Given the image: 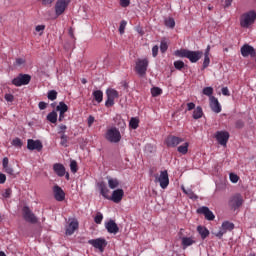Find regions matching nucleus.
Here are the masks:
<instances>
[{"instance_id": "nucleus-1", "label": "nucleus", "mask_w": 256, "mask_h": 256, "mask_svg": "<svg viewBox=\"0 0 256 256\" xmlns=\"http://www.w3.org/2000/svg\"><path fill=\"white\" fill-rule=\"evenodd\" d=\"M176 57L189 59L190 63H197L203 57L202 51H191L187 49H180L174 52Z\"/></svg>"}, {"instance_id": "nucleus-2", "label": "nucleus", "mask_w": 256, "mask_h": 256, "mask_svg": "<svg viewBox=\"0 0 256 256\" xmlns=\"http://www.w3.org/2000/svg\"><path fill=\"white\" fill-rule=\"evenodd\" d=\"M255 19H256L255 11H249L247 13H244L240 17V27H242L243 29H249V27H251V25L255 23Z\"/></svg>"}, {"instance_id": "nucleus-3", "label": "nucleus", "mask_w": 256, "mask_h": 256, "mask_svg": "<svg viewBox=\"0 0 256 256\" xmlns=\"http://www.w3.org/2000/svg\"><path fill=\"white\" fill-rule=\"evenodd\" d=\"M105 139L109 141V143H119L121 141V131L117 127H111L106 131Z\"/></svg>"}, {"instance_id": "nucleus-4", "label": "nucleus", "mask_w": 256, "mask_h": 256, "mask_svg": "<svg viewBox=\"0 0 256 256\" xmlns=\"http://www.w3.org/2000/svg\"><path fill=\"white\" fill-rule=\"evenodd\" d=\"M147 67H149V60H147V58L138 59L135 66L137 75H139V77H145V75H147Z\"/></svg>"}, {"instance_id": "nucleus-5", "label": "nucleus", "mask_w": 256, "mask_h": 256, "mask_svg": "<svg viewBox=\"0 0 256 256\" xmlns=\"http://www.w3.org/2000/svg\"><path fill=\"white\" fill-rule=\"evenodd\" d=\"M155 183H159L161 189L169 187V173L167 170L161 171L160 175H155Z\"/></svg>"}, {"instance_id": "nucleus-6", "label": "nucleus", "mask_w": 256, "mask_h": 256, "mask_svg": "<svg viewBox=\"0 0 256 256\" xmlns=\"http://www.w3.org/2000/svg\"><path fill=\"white\" fill-rule=\"evenodd\" d=\"M107 100L105 102L106 107H113L115 105V100L119 97V92L113 88H108L106 90Z\"/></svg>"}, {"instance_id": "nucleus-7", "label": "nucleus", "mask_w": 256, "mask_h": 256, "mask_svg": "<svg viewBox=\"0 0 256 256\" xmlns=\"http://www.w3.org/2000/svg\"><path fill=\"white\" fill-rule=\"evenodd\" d=\"M29 83H31V75L29 74H19L12 80V85H15V87H23V85H29Z\"/></svg>"}, {"instance_id": "nucleus-8", "label": "nucleus", "mask_w": 256, "mask_h": 256, "mask_svg": "<svg viewBox=\"0 0 256 256\" xmlns=\"http://www.w3.org/2000/svg\"><path fill=\"white\" fill-rule=\"evenodd\" d=\"M235 229V224L229 221H224L217 233H214L215 237L218 239H223V235L229 231H233Z\"/></svg>"}, {"instance_id": "nucleus-9", "label": "nucleus", "mask_w": 256, "mask_h": 256, "mask_svg": "<svg viewBox=\"0 0 256 256\" xmlns=\"http://www.w3.org/2000/svg\"><path fill=\"white\" fill-rule=\"evenodd\" d=\"M88 244L92 245L94 249H98L100 253H103L107 247V240L105 238L90 239L88 240Z\"/></svg>"}, {"instance_id": "nucleus-10", "label": "nucleus", "mask_w": 256, "mask_h": 256, "mask_svg": "<svg viewBox=\"0 0 256 256\" xmlns=\"http://www.w3.org/2000/svg\"><path fill=\"white\" fill-rule=\"evenodd\" d=\"M229 132L227 131H217L215 133V139L218 141L219 145L222 147H227V143L229 141Z\"/></svg>"}, {"instance_id": "nucleus-11", "label": "nucleus", "mask_w": 256, "mask_h": 256, "mask_svg": "<svg viewBox=\"0 0 256 256\" xmlns=\"http://www.w3.org/2000/svg\"><path fill=\"white\" fill-rule=\"evenodd\" d=\"M69 3H71L70 0H57L55 4V13L57 17L65 13V9L69 7Z\"/></svg>"}, {"instance_id": "nucleus-12", "label": "nucleus", "mask_w": 256, "mask_h": 256, "mask_svg": "<svg viewBox=\"0 0 256 256\" xmlns=\"http://www.w3.org/2000/svg\"><path fill=\"white\" fill-rule=\"evenodd\" d=\"M27 149L29 151H41L43 149V143H41L40 140L28 139Z\"/></svg>"}, {"instance_id": "nucleus-13", "label": "nucleus", "mask_w": 256, "mask_h": 256, "mask_svg": "<svg viewBox=\"0 0 256 256\" xmlns=\"http://www.w3.org/2000/svg\"><path fill=\"white\" fill-rule=\"evenodd\" d=\"M241 55L242 57H255L256 55V51L255 48H253V46L249 45V44H244L241 49Z\"/></svg>"}, {"instance_id": "nucleus-14", "label": "nucleus", "mask_w": 256, "mask_h": 256, "mask_svg": "<svg viewBox=\"0 0 256 256\" xmlns=\"http://www.w3.org/2000/svg\"><path fill=\"white\" fill-rule=\"evenodd\" d=\"M23 217L25 221H28V223H37V217H35V214H33L31 209L27 206L23 207Z\"/></svg>"}, {"instance_id": "nucleus-15", "label": "nucleus", "mask_w": 256, "mask_h": 256, "mask_svg": "<svg viewBox=\"0 0 256 256\" xmlns=\"http://www.w3.org/2000/svg\"><path fill=\"white\" fill-rule=\"evenodd\" d=\"M124 195L125 192L123 191V189H116L112 192V195L110 196L108 201H113V203H121Z\"/></svg>"}, {"instance_id": "nucleus-16", "label": "nucleus", "mask_w": 256, "mask_h": 256, "mask_svg": "<svg viewBox=\"0 0 256 256\" xmlns=\"http://www.w3.org/2000/svg\"><path fill=\"white\" fill-rule=\"evenodd\" d=\"M180 143H183V139L177 136L170 135L165 139V145L168 147H177Z\"/></svg>"}, {"instance_id": "nucleus-17", "label": "nucleus", "mask_w": 256, "mask_h": 256, "mask_svg": "<svg viewBox=\"0 0 256 256\" xmlns=\"http://www.w3.org/2000/svg\"><path fill=\"white\" fill-rule=\"evenodd\" d=\"M197 213H200V215H204L207 221H213V219H215V214H213V212L210 211L209 207L207 206H202L198 208Z\"/></svg>"}, {"instance_id": "nucleus-18", "label": "nucleus", "mask_w": 256, "mask_h": 256, "mask_svg": "<svg viewBox=\"0 0 256 256\" xmlns=\"http://www.w3.org/2000/svg\"><path fill=\"white\" fill-rule=\"evenodd\" d=\"M53 193H54V199L56 201H65V191H63V188L59 185H55L53 187Z\"/></svg>"}, {"instance_id": "nucleus-19", "label": "nucleus", "mask_w": 256, "mask_h": 256, "mask_svg": "<svg viewBox=\"0 0 256 256\" xmlns=\"http://www.w3.org/2000/svg\"><path fill=\"white\" fill-rule=\"evenodd\" d=\"M230 207H233L234 209H238V207H241L243 205V197L240 194L234 195L230 201H229Z\"/></svg>"}, {"instance_id": "nucleus-20", "label": "nucleus", "mask_w": 256, "mask_h": 256, "mask_svg": "<svg viewBox=\"0 0 256 256\" xmlns=\"http://www.w3.org/2000/svg\"><path fill=\"white\" fill-rule=\"evenodd\" d=\"M210 109L214 113H221V104L219 103V100L215 96H211L210 99Z\"/></svg>"}, {"instance_id": "nucleus-21", "label": "nucleus", "mask_w": 256, "mask_h": 256, "mask_svg": "<svg viewBox=\"0 0 256 256\" xmlns=\"http://www.w3.org/2000/svg\"><path fill=\"white\" fill-rule=\"evenodd\" d=\"M98 189L100 191V195H102V197H104V199H110V191L109 188L107 187V184H105V182H100L98 183Z\"/></svg>"}, {"instance_id": "nucleus-22", "label": "nucleus", "mask_w": 256, "mask_h": 256, "mask_svg": "<svg viewBox=\"0 0 256 256\" xmlns=\"http://www.w3.org/2000/svg\"><path fill=\"white\" fill-rule=\"evenodd\" d=\"M105 228L107 229L108 233H113L114 235L119 233V226H117V223H115L113 220L108 221L105 224Z\"/></svg>"}, {"instance_id": "nucleus-23", "label": "nucleus", "mask_w": 256, "mask_h": 256, "mask_svg": "<svg viewBox=\"0 0 256 256\" xmlns=\"http://www.w3.org/2000/svg\"><path fill=\"white\" fill-rule=\"evenodd\" d=\"M53 171L58 177H65L66 175L65 166L61 163H55L53 165Z\"/></svg>"}, {"instance_id": "nucleus-24", "label": "nucleus", "mask_w": 256, "mask_h": 256, "mask_svg": "<svg viewBox=\"0 0 256 256\" xmlns=\"http://www.w3.org/2000/svg\"><path fill=\"white\" fill-rule=\"evenodd\" d=\"M79 229V222L72 220L66 228V235H73Z\"/></svg>"}, {"instance_id": "nucleus-25", "label": "nucleus", "mask_w": 256, "mask_h": 256, "mask_svg": "<svg viewBox=\"0 0 256 256\" xmlns=\"http://www.w3.org/2000/svg\"><path fill=\"white\" fill-rule=\"evenodd\" d=\"M182 247L183 249H187V247H191V245H194L195 239L193 237H182Z\"/></svg>"}, {"instance_id": "nucleus-26", "label": "nucleus", "mask_w": 256, "mask_h": 256, "mask_svg": "<svg viewBox=\"0 0 256 256\" xmlns=\"http://www.w3.org/2000/svg\"><path fill=\"white\" fill-rule=\"evenodd\" d=\"M115 123H116L118 129H120L121 133H123V131H125V129L127 127V123H125V120L123 118H121V116H117L115 118Z\"/></svg>"}, {"instance_id": "nucleus-27", "label": "nucleus", "mask_w": 256, "mask_h": 256, "mask_svg": "<svg viewBox=\"0 0 256 256\" xmlns=\"http://www.w3.org/2000/svg\"><path fill=\"white\" fill-rule=\"evenodd\" d=\"M197 231H198L199 235L201 236V239H203V240L207 239V237L209 235V229H207V227L198 226Z\"/></svg>"}, {"instance_id": "nucleus-28", "label": "nucleus", "mask_w": 256, "mask_h": 256, "mask_svg": "<svg viewBox=\"0 0 256 256\" xmlns=\"http://www.w3.org/2000/svg\"><path fill=\"white\" fill-rule=\"evenodd\" d=\"M107 181L108 187H110L111 189H117V187H119V179L108 176Z\"/></svg>"}, {"instance_id": "nucleus-29", "label": "nucleus", "mask_w": 256, "mask_h": 256, "mask_svg": "<svg viewBox=\"0 0 256 256\" xmlns=\"http://www.w3.org/2000/svg\"><path fill=\"white\" fill-rule=\"evenodd\" d=\"M178 153L181 155H187L189 153V142H185L177 148Z\"/></svg>"}, {"instance_id": "nucleus-30", "label": "nucleus", "mask_w": 256, "mask_h": 256, "mask_svg": "<svg viewBox=\"0 0 256 256\" xmlns=\"http://www.w3.org/2000/svg\"><path fill=\"white\" fill-rule=\"evenodd\" d=\"M193 119H201L203 117V108L201 106H198L194 109L192 114Z\"/></svg>"}, {"instance_id": "nucleus-31", "label": "nucleus", "mask_w": 256, "mask_h": 256, "mask_svg": "<svg viewBox=\"0 0 256 256\" xmlns=\"http://www.w3.org/2000/svg\"><path fill=\"white\" fill-rule=\"evenodd\" d=\"M56 111L59 113H67V111H69V106H67L65 102H59V104L56 106Z\"/></svg>"}, {"instance_id": "nucleus-32", "label": "nucleus", "mask_w": 256, "mask_h": 256, "mask_svg": "<svg viewBox=\"0 0 256 256\" xmlns=\"http://www.w3.org/2000/svg\"><path fill=\"white\" fill-rule=\"evenodd\" d=\"M93 98L95 101H97L98 103H101L103 101V91L101 90H95L93 93Z\"/></svg>"}, {"instance_id": "nucleus-33", "label": "nucleus", "mask_w": 256, "mask_h": 256, "mask_svg": "<svg viewBox=\"0 0 256 256\" xmlns=\"http://www.w3.org/2000/svg\"><path fill=\"white\" fill-rule=\"evenodd\" d=\"M181 189H182L183 193H185V195H187L189 197V199H198V197L195 195L193 190L185 189V186H183V185L181 186Z\"/></svg>"}, {"instance_id": "nucleus-34", "label": "nucleus", "mask_w": 256, "mask_h": 256, "mask_svg": "<svg viewBox=\"0 0 256 256\" xmlns=\"http://www.w3.org/2000/svg\"><path fill=\"white\" fill-rule=\"evenodd\" d=\"M47 121L50 123H57V111L53 110L47 115Z\"/></svg>"}, {"instance_id": "nucleus-35", "label": "nucleus", "mask_w": 256, "mask_h": 256, "mask_svg": "<svg viewBox=\"0 0 256 256\" xmlns=\"http://www.w3.org/2000/svg\"><path fill=\"white\" fill-rule=\"evenodd\" d=\"M164 25L166 27H168L169 29H174L175 28V19H173L171 17L165 18Z\"/></svg>"}, {"instance_id": "nucleus-36", "label": "nucleus", "mask_w": 256, "mask_h": 256, "mask_svg": "<svg viewBox=\"0 0 256 256\" xmlns=\"http://www.w3.org/2000/svg\"><path fill=\"white\" fill-rule=\"evenodd\" d=\"M203 95H206V97H209V100L211 97H213V87H205L202 90Z\"/></svg>"}, {"instance_id": "nucleus-37", "label": "nucleus", "mask_w": 256, "mask_h": 256, "mask_svg": "<svg viewBox=\"0 0 256 256\" xmlns=\"http://www.w3.org/2000/svg\"><path fill=\"white\" fill-rule=\"evenodd\" d=\"M129 126L131 129H137V127H139V119L132 117L130 119Z\"/></svg>"}, {"instance_id": "nucleus-38", "label": "nucleus", "mask_w": 256, "mask_h": 256, "mask_svg": "<svg viewBox=\"0 0 256 256\" xmlns=\"http://www.w3.org/2000/svg\"><path fill=\"white\" fill-rule=\"evenodd\" d=\"M163 93V90L159 87H153L151 89V95L152 97H159Z\"/></svg>"}, {"instance_id": "nucleus-39", "label": "nucleus", "mask_w": 256, "mask_h": 256, "mask_svg": "<svg viewBox=\"0 0 256 256\" xmlns=\"http://www.w3.org/2000/svg\"><path fill=\"white\" fill-rule=\"evenodd\" d=\"M47 98L49 99V101H55V99H57V91L50 90L48 92Z\"/></svg>"}, {"instance_id": "nucleus-40", "label": "nucleus", "mask_w": 256, "mask_h": 256, "mask_svg": "<svg viewBox=\"0 0 256 256\" xmlns=\"http://www.w3.org/2000/svg\"><path fill=\"white\" fill-rule=\"evenodd\" d=\"M174 67L178 71H181V69H183V67H185V62H183L181 60H177V61L174 62Z\"/></svg>"}, {"instance_id": "nucleus-41", "label": "nucleus", "mask_w": 256, "mask_h": 256, "mask_svg": "<svg viewBox=\"0 0 256 256\" xmlns=\"http://www.w3.org/2000/svg\"><path fill=\"white\" fill-rule=\"evenodd\" d=\"M125 27H127V21L122 20L120 22V26H119V33H120V35H123V33H125Z\"/></svg>"}, {"instance_id": "nucleus-42", "label": "nucleus", "mask_w": 256, "mask_h": 256, "mask_svg": "<svg viewBox=\"0 0 256 256\" xmlns=\"http://www.w3.org/2000/svg\"><path fill=\"white\" fill-rule=\"evenodd\" d=\"M77 161L71 160L70 162V171L71 173H77Z\"/></svg>"}, {"instance_id": "nucleus-43", "label": "nucleus", "mask_w": 256, "mask_h": 256, "mask_svg": "<svg viewBox=\"0 0 256 256\" xmlns=\"http://www.w3.org/2000/svg\"><path fill=\"white\" fill-rule=\"evenodd\" d=\"M13 147H23V141L20 138H15L12 140Z\"/></svg>"}, {"instance_id": "nucleus-44", "label": "nucleus", "mask_w": 256, "mask_h": 256, "mask_svg": "<svg viewBox=\"0 0 256 256\" xmlns=\"http://www.w3.org/2000/svg\"><path fill=\"white\" fill-rule=\"evenodd\" d=\"M66 131H67V126L65 124H61L60 126H58L59 135H65Z\"/></svg>"}, {"instance_id": "nucleus-45", "label": "nucleus", "mask_w": 256, "mask_h": 256, "mask_svg": "<svg viewBox=\"0 0 256 256\" xmlns=\"http://www.w3.org/2000/svg\"><path fill=\"white\" fill-rule=\"evenodd\" d=\"M61 141H60V145H62V147H67V135L62 134L60 137Z\"/></svg>"}, {"instance_id": "nucleus-46", "label": "nucleus", "mask_w": 256, "mask_h": 256, "mask_svg": "<svg viewBox=\"0 0 256 256\" xmlns=\"http://www.w3.org/2000/svg\"><path fill=\"white\" fill-rule=\"evenodd\" d=\"M95 223H97V225H101V222L103 221V214L98 213L95 218H94Z\"/></svg>"}, {"instance_id": "nucleus-47", "label": "nucleus", "mask_w": 256, "mask_h": 256, "mask_svg": "<svg viewBox=\"0 0 256 256\" xmlns=\"http://www.w3.org/2000/svg\"><path fill=\"white\" fill-rule=\"evenodd\" d=\"M168 48H169V46L167 45V42L161 41V43H160L161 53H165V51H167Z\"/></svg>"}, {"instance_id": "nucleus-48", "label": "nucleus", "mask_w": 256, "mask_h": 256, "mask_svg": "<svg viewBox=\"0 0 256 256\" xmlns=\"http://www.w3.org/2000/svg\"><path fill=\"white\" fill-rule=\"evenodd\" d=\"M210 63H211V59L209 58V56H204L203 69H207Z\"/></svg>"}, {"instance_id": "nucleus-49", "label": "nucleus", "mask_w": 256, "mask_h": 256, "mask_svg": "<svg viewBox=\"0 0 256 256\" xmlns=\"http://www.w3.org/2000/svg\"><path fill=\"white\" fill-rule=\"evenodd\" d=\"M229 177H230L231 183H237L239 181V176H237V174L230 173Z\"/></svg>"}, {"instance_id": "nucleus-50", "label": "nucleus", "mask_w": 256, "mask_h": 256, "mask_svg": "<svg viewBox=\"0 0 256 256\" xmlns=\"http://www.w3.org/2000/svg\"><path fill=\"white\" fill-rule=\"evenodd\" d=\"M4 98H5V101H7L8 103H13V101L15 99L13 94H5Z\"/></svg>"}, {"instance_id": "nucleus-51", "label": "nucleus", "mask_w": 256, "mask_h": 256, "mask_svg": "<svg viewBox=\"0 0 256 256\" xmlns=\"http://www.w3.org/2000/svg\"><path fill=\"white\" fill-rule=\"evenodd\" d=\"M5 173H7L8 175H14L15 171L13 170V168L11 166H6L4 168Z\"/></svg>"}, {"instance_id": "nucleus-52", "label": "nucleus", "mask_w": 256, "mask_h": 256, "mask_svg": "<svg viewBox=\"0 0 256 256\" xmlns=\"http://www.w3.org/2000/svg\"><path fill=\"white\" fill-rule=\"evenodd\" d=\"M35 31H37V33H40V35H43V31H45V25L36 26Z\"/></svg>"}, {"instance_id": "nucleus-53", "label": "nucleus", "mask_w": 256, "mask_h": 256, "mask_svg": "<svg viewBox=\"0 0 256 256\" xmlns=\"http://www.w3.org/2000/svg\"><path fill=\"white\" fill-rule=\"evenodd\" d=\"M15 65L17 67H21V65H25V59L23 58H17L16 61H15Z\"/></svg>"}, {"instance_id": "nucleus-54", "label": "nucleus", "mask_w": 256, "mask_h": 256, "mask_svg": "<svg viewBox=\"0 0 256 256\" xmlns=\"http://www.w3.org/2000/svg\"><path fill=\"white\" fill-rule=\"evenodd\" d=\"M121 7H129L131 5V0H119Z\"/></svg>"}, {"instance_id": "nucleus-55", "label": "nucleus", "mask_w": 256, "mask_h": 256, "mask_svg": "<svg viewBox=\"0 0 256 256\" xmlns=\"http://www.w3.org/2000/svg\"><path fill=\"white\" fill-rule=\"evenodd\" d=\"M158 53H159V46H157V45L153 46V48H152L153 57H157Z\"/></svg>"}, {"instance_id": "nucleus-56", "label": "nucleus", "mask_w": 256, "mask_h": 256, "mask_svg": "<svg viewBox=\"0 0 256 256\" xmlns=\"http://www.w3.org/2000/svg\"><path fill=\"white\" fill-rule=\"evenodd\" d=\"M222 95H224L225 97H229V95H231V94L229 93V88L223 87V88H222Z\"/></svg>"}, {"instance_id": "nucleus-57", "label": "nucleus", "mask_w": 256, "mask_h": 256, "mask_svg": "<svg viewBox=\"0 0 256 256\" xmlns=\"http://www.w3.org/2000/svg\"><path fill=\"white\" fill-rule=\"evenodd\" d=\"M38 107H39L40 111H43V110L47 109V103L39 102Z\"/></svg>"}, {"instance_id": "nucleus-58", "label": "nucleus", "mask_w": 256, "mask_h": 256, "mask_svg": "<svg viewBox=\"0 0 256 256\" xmlns=\"http://www.w3.org/2000/svg\"><path fill=\"white\" fill-rule=\"evenodd\" d=\"M195 109V103L189 102L187 103V111H193Z\"/></svg>"}, {"instance_id": "nucleus-59", "label": "nucleus", "mask_w": 256, "mask_h": 256, "mask_svg": "<svg viewBox=\"0 0 256 256\" xmlns=\"http://www.w3.org/2000/svg\"><path fill=\"white\" fill-rule=\"evenodd\" d=\"M5 181H7V176H5L3 173H0V185H3Z\"/></svg>"}, {"instance_id": "nucleus-60", "label": "nucleus", "mask_w": 256, "mask_h": 256, "mask_svg": "<svg viewBox=\"0 0 256 256\" xmlns=\"http://www.w3.org/2000/svg\"><path fill=\"white\" fill-rule=\"evenodd\" d=\"M2 165H3V169H5V167H9V158L7 157L3 158Z\"/></svg>"}, {"instance_id": "nucleus-61", "label": "nucleus", "mask_w": 256, "mask_h": 256, "mask_svg": "<svg viewBox=\"0 0 256 256\" xmlns=\"http://www.w3.org/2000/svg\"><path fill=\"white\" fill-rule=\"evenodd\" d=\"M95 123V117L89 116L88 117V127H91Z\"/></svg>"}, {"instance_id": "nucleus-62", "label": "nucleus", "mask_w": 256, "mask_h": 256, "mask_svg": "<svg viewBox=\"0 0 256 256\" xmlns=\"http://www.w3.org/2000/svg\"><path fill=\"white\" fill-rule=\"evenodd\" d=\"M245 123L242 120H238L236 122V127L237 129H242V127H244Z\"/></svg>"}, {"instance_id": "nucleus-63", "label": "nucleus", "mask_w": 256, "mask_h": 256, "mask_svg": "<svg viewBox=\"0 0 256 256\" xmlns=\"http://www.w3.org/2000/svg\"><path fill=\"white\" fill-rule=\"evenodd\" d=\"M55 0H42V3L44 5H51V3H53Z\"/></svg>"}, {"instance_id": "nucleus-64", "label": "nucleus", "mask_w": 256, "mask_h": 256, "mask_svg": "<svg viewBox=\"0 0 256 256\" xmlns=\"http://www.w3.org/2000/svg\"><path fill=\"white\" fill-rule=\"evenodd\" d=\"M231 3H233V0H225V7H231Z\"/></svg>"}]
</instances>
